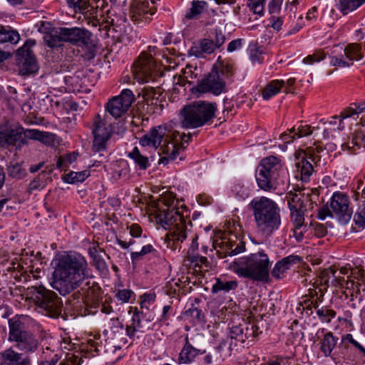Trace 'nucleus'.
Instances as JSON below:
<instances>
[{
  "label": "nucleus",
  "instance_id": "nucleus-59",
  "mask_svg": "<svg viewBox=\"0 0 365 365\" xmlns=\"http://www.w3.org/2000/svg\"><path fill=\"white\" fill-rule=\"evenodd\" d=\"M133 292L129 289L119 290L115 294L116 297L123 302H128Z\"/></svg>",
  "mask_w": 365,
  "mask_h": 365
},
{
  "label": "nucleus",
  "instance_id": "nucleus-41",
  "mask_svg": "<svg viewBox=\"0 0 365 365\" xmlns=\"http://www.w3.org/2000/svg\"><path fill=\"white\" fill-rule=\"evenodd\" d=\"M307 210L290 211L291 221L294 227L296 229H302L306 227L304 224V215Z\"/></svg>",
  "mask_w": 365,
  "mask_h": 365
},
{
  "label": "nucleus",
  "instance_id": "nucleus-55",
  "mask_svg": "<svg viewBox=\"0 0 365 365\" xmlns=\"http://www.w3.org/2000/svg\"><path fill=\"white\" fill-rule=\"evenodd\" d=\"M354 143L358 144V149L365 148V134L362 130H356L353 133Z\"/></svg>",
  "mask_w": 365,
  "mask_h": 365
},
{
  "label": "nucleus",
  "instance_id": "nucleus-42",
  "mask_svg": "<svg viewBox=\"0 0 365 365\" xmlns=\"http://www.w3.org/2000/svg\"><path fill=\"white\" fill-rule=\"evenodd\" d=\"M243 329L245 330V336L246 337L247 344H250V342L254 341V339L258 334V327L253 323H244L242 324Z\"/></svg>",
  "mask_w": 365,
  "mask_h": 365
},
{
  "label": "nucleus",
  "instance_id": "nucleus-28",
  "mask_svg": "<svg viewBox=\"0 0 365 365\" xmlns=\"http://www.w3.org/2000/svg\"><path fill=\"white\" fill-rule=\"evenodd\" d=\"M93 134V137H98L109 139L111 135L110 126L106 125L105 121L100 115H97L94 118Z\"/></svg>",
  "mask_w": 365,
  "mask_h": 365
},
{
  "label": "nucleus",
  "instance_id": "nucleus-48",
  "mask_svg": "<svg viewBox=\"0 0 365 365\" xmlns=\"http://www.w3.org/2000/svg\"><path fill=\"white\" fill-rule=\"evenodd\" d=\"M317 314L322 321L325 322H330L331 320L335 317L336 312L331 309L323 307L317 310Z\"/></svg>",
  "mask_w": 365,
  "mask_h": 365
},
{
  "label": "nucleus",
  "instance_id": "nucleus-19",
  "mask_svg": "<svg viewBox=\"0 0 365 365\" xmlns=\"http://www.w3.org/2000/svg\"><path fill=\"white\" fill-rule=\"evenodd\" d=\"M170 135L166 133L165 128L159 126L152 128L140 140L142 146H152L158 149Z\"/></svg>",
  "mask_w": 365,
  "mask_h": 365
},
{
  "label": "nucleus",
  "instance_id": "nucleus-64",
  "mask_svg": "<svg viewBox=\"0 0 365 365\" xmlns=\"http://www.w3.org/2000/svg\"><path fill=\"white\" fill-rule=\"evenodd\" d=\"M314 235L317 237H322L327 233V227L322 224H317L314 227Z\"/></svg>",
  "mask_w": 365,
  "mask_h": 365
},
{
  "label": "nucleus",
  "instance_id": "nucleus-26",
  "mask_svg": "<svg viewBox=\"0 0 365 365\" xmlns=\"http://www.w3.org/2000/svg\"><path fill=\"white\" fill-rule=\"evenodd\" d=\"M1 365H29V361L21 354L8 349L1 354Z\"/></svg>",
  "mask_w": 365,
  "mask_h": 365
},
{
  "label": "nucleus",
  "instance_id": "nucleus-54",
  "mask_svg": "<svg viewBox=\"0 0 365 365\" xmlns=\"http://www.w3.org/2000/svg\"><path fill=\"white\" fill-rule=\"evenodd\" d=\"M349 341L352 344L356 349L359 351V353L365 357V348L360 344L358 341L354 339L353 336L350 334H347L342 337V341Z\"/></svg>",
  "mask_w": 365,
  "mask_h": 365
},
{
  "label": "nucleus",
  "instance_id": "nucleus-8",
  "mask_svg": "<svg viewBox=\"0 0 365 365\" xmlns=\"http://www.w3.org/2000/svg\"><path fill=\"white\" fill-rule=\"evenodd\" d=\"M282 168L281 160L277 157L270 155L263 158L256 173L258 186L264 191L275 190V182L279 177Z\"/></svg>",
  "mask_w": 365,
  "mask_h": 365
},
{
  "label": "nucleus",
  "instance_id": "nucleus-49",
  "mask_svg": "<svg viewBox=\"0 0 365 365\" xmlns=\"http://www.w3.org/2000/svg\"><path fill=\"white\" fill-rule=\"evenodd\" d=\"M153 247L151 245H144L140 251L133 252L131 253V260L133 262L140 260L143 256L151 252Z\"/></svg>",
  "mask_w": 365,
  "mask_h": 365
},
{
  "label": "nucleus",
  "instance_id": "nucleus-18",
  "mask_svg": "<svg viewBox=\"0 0 365 365\" xmlns=\"http://www.w3.org/2000/svg\"><path fill=\"white\" fill-rule=\"evenodd\" d=\"M38 31L46 34L43 38L46 44L51 48L58 47L63 42L61 28H51L48 22L41 21Z\"/></svg>",
  "mask_w": 365,
  "mask_h": 365
},
{
  "label": "nucleus",
  "instance_id": "nucleus-43",
  "mask_svg": "<svg viewBox=\"0 0 365 365\" xmlns=\"http://www.w3.org/2000/svg\"><path fill=\"white\" fill-rule=\"evenodd\" d=\"M7 170L9 176L17 180L22 179L26 175V170L19 163L9 166Z\"/></svg>",
  "mask_w": 365,
  "mask_h": 365
},
{
  "label": "nucleus",
  "instance_id": "nucleus-61",
  "mask_svg": "<svg viewBox=\"0 0 365 365\" xmlns=\"http://www.w3.org/2000/svg\"><path fill=\"white\" fill-rule=\"evenodd\" d=\"M213 41L215 46L216 48H218L225 43V36L222 33V31L216 30L215 33V39Z\"/></svg>",
  "mask_w": 365,
  "mask_h": 365
},
{
  "label": "nucleus",
  "instance_id": "nucleus-21",
  "mask_svg": "<svg viewBox=\"0 0 365 365\" xmlns=\"http://www.w3.org/2000/svg\"><path fill=\"white\" fill-rule=\"evenodd\" d=\"M216 47L213 39L203 38L194 44L189 50V55L198 58H205L215 52Z\"/></svg>",
  "mask_w": 365,
  "mask_h": 365
},
{
  "label": "nucleus",
  "instance_id": "nucleus-16",
  "mask_svg": "<svg viewBox=\"0 0 365 365\" xmlns=\"http://www.w3.org/2000/svg\"><path fill=\"white\" fill-rule=\"evenodd\" d=\"M332 212L338 217L340 222L346 223L351 217L352 210L349 208V200L346 195L334 192L330 202Z\"/></svg>",
  "mask_w": 365,
  "mask_h": 365
},
{
  "label": "nucleus",
  "instance_id": "nucleus-13",
  "mask_svg": "<svg viewBox=\"0 0 365 365\" xmlns=\"http://www.w3.org/2000/svg\"><path fill=\"white\" fill-rule=\"evenodd\" d=\"M192 90L200 93H210L218 96L225 91V81L216 69H212L211 72L202 79Z\"/></svg>",
  "mask_w": 365,
  "mask_h": 365
},
{
  "label": "nucleus",
  "instance_id": "nucleus-27",
  "mask_svg": "<svg viewBox=\"0 0 365 365\" xmlns=\"http://www.w3.org/2000/svg\"><path fill=\"white\" fill-rule=\"evenodd\" d=\"M225 344L221 343L218 346L211 349L203 359V361L207 365H219L222 361H224V356L222 350Z\"/></svg>",
  "mask_w": 365,
  "mask_h": 365
},
{
  "label": "nucleus",
  "instance_id": "nucleus-3",
  "mask_svg": "<svg viewBox=\"0 0 365 365\" xmlns=\"http://www.w3.org/2000/svg\"><path fill=\"white\" fill-rule=\"evenodd\" d=\"M230 267L239 277L255 281H267L269 277V258L262 252L235 260Z\"/></svg>",
  "mask_w": 365,
  "mask_h": 365
},
{
  "label": "nucleus",
  "instance_id": "nucleus-11",
  "mask_svg": "<svg viewBox=\"0 0 365 365\" xmlns=\"http://www.w3.org/2000/svg\"><path fill=\"white\" fill-rule=\"evenodd\" d=\"M155 69V63L150 54L142 52L134 62L132 72L133 77L139 83L148 82Z\"/></svg>",
  "mask_w": 365,
  "mask_h": 365
},
{
  "label": "nucleus",
  "instance_id": "nucleus-2",
  "mask_svg": "<svg viewBox=\"0 0 365 365\" xmlns=\"http://www.w3.org/2000/svg\"><path fill=\"white\" fill-rule=\"evenodd\" d=\"M252 211L257 233L263 238H269L278 231L282 224L281 210L273 200L256 197L248 205Z\"/></svg>",
  "mask_w": 365,
  "mask_h": 365
},
{
  "label": "nucleus",
  "instance_id": "nucleus-9",
  "mask_svg": "<svg viewBox=\"0 0 365 365\" xmlns=\"http://www.w3.org/2000/svg\"><path fill=\"white\" fill-rule=\"evenodd\" d=\"M9 341L16 342L19 349L29 352L37 349V340L31 332L24 329L23 323L19 320L9 319Z\"/></svg>",
  "mask_w": 365,
  "mask_h": 365
},
{
  "label": "nucleus",
  "instance_id": "nucleus-56",
  "mask_svg": "<svg viewBox=\"0 0 365 365\" xmlns=\"http://www.w3.org/2000/svg\"><path fill=\"white\" fill-rule=\"evenodd\" d=\"M330 64L333 66L349 67L351 66L353 63L344 60L342 56H333L331 57Z\"/></svg>",
  "mask_w": 365,
  "mask_h": 365
},
{
  "label": "nucleus",
  "instance_id": "nucleus-52",
  "mask_svg": "<svg viewBox=\"0 0 365 365\" xmlns=\"http://www.w3.org/2000/svg\"><path fill=\"white\" fill-rule=\"evenodd\" d=\"M354 220L359 227H365V205L359 208L354 216Z\"/></svg>",
  "mask_w": 365,
  "mask_h": 365
},
{
  "label": "nucleus",
  "instance_id": "nucleus-6",
  "mask_svg": "<svg viewBox=\"0 0 365 365\" xmlns=\"http://www.w3.org/2000/svg\"><path fill=\"white\" fill-rule=\"evenodd\" d=\"M27 295L46 316L56 318L61 314L62 302L53 291L35 286L28 288Z\"/></svg>",
  "mask_w": 365,
  "mask_h": 365
},
{
  "label": "nucleus",
  "instance_id": "nucleus-7",
  "mask_svg": "<svg viewBox=\"0 0 365 365\" xmlns=\"http://www.w3.org/2000/svg\"><path fill=\"white\" fill-rule=\"evenodd\" d=\"M26 138L39 140L43 143H49L53 140L52 135L48 132L40 131L35 129L20 130L7 129L0 132V146L8 147L18 143L17 147L27 143Z\"/></svg>",
  "mask_w": 365,
  "mask_h": 365
},
{
  "label": "nucleus",
  "instance_id": "nucleus-44",
  "mask_svg": "<svg viewBox=\"0 0 365 365\" xmlns=\"http://www.w3.org/2000/svg\"><path fill=\"white\" fill-rule=\"evenodd\" d=\"M245 330L242 324L233 326L230 330V337L232 339H235L237 341L242 344H247L246 337L245 336Z\"/></svg>",
  "mask_w": 365,
  "mask_h": 365
},
{
  "label": "nucleus",
  "instance_id": "nucleus-36",
  "mask_svg": "<svg viewBox=\"0 0 365 365\" xmlns=\"http://www.w3.org/2000/svg\"><path fill=\"white\" fill-rule=\"evenodd\" d=\"M128 157L133 160L140 170H146L150 166L148 158L143 155L137 147L133 149Z\"/></svg>",
  "mask_w": 365,
  "mask_h": 365
},
{
  "label": "nucleus",
  "instance_id": "nucleus-25",
  "mask_svg": "<svg viewBox=\"0 0 365 365\" xmlns=\"http://www.w3.org/2000/svg\"><path fill=\"white\" fill-rule=\"evenodd\" d=\"M205 351H201L200 349H195L190 343L187 336L185 337V343L180 352L178 357L179 364H190L195 361V358L202 354Z\"/></svg>",
  "mask_w": 365,
  "mask_h": 365
},
{
  "label": "nucleus",
  "instance_id": "nucleus-37",
  "mask_svg": "<svg viewBox=\"0 0 365 365\" xmlns=\"http://www.w3.org/2000/svg\"><path fill=\"white\" fill-rule=\"evenodd\" d=\"M212 69H216L221 78H224L225 81V79L230 78L234 73L232 65L227 62L220 61V58L218 59L217 64L213 66Z\"/></svg>",
  "mask_w": 365,
  "mask_h": 365
},
{
  "label": "nucleus",
  "instance_id": "nucleus-15",
  "mask_svg": "<svg viewBox=\"0 0 365 365\" xmlns=\"http://www.w3.org/2000/svg\"><path fill=\"white\" fill-rule=\"evenodd\" d=\"M108 6L106 0H81L75 11L92 17L93 20L91 24L93 26H96L98 24L96 18L98 15L103 16L104 12L108 14L109 10L105 11Z\"/></svg>",
  "mask_w": 365,
  "mask_h": 365
},
{
  "label": "nucleus",
  "instance_id": "nucleus-34",
  "mask_svg": "<svg viewBox=\"0 0 365 365\" xmlns=\"http://www.w3.org/2000/svg\"><path fill=\"white\" fill-rule=\"evenodd\" d=\"M344 52L346 58L349 61H353L354 60L359 61L363 57L361 53V47L359 44L357 43L348 44L345 47Z\"/></svg>",
  "mask_w": 365,
  "mask_h": 365
},
{
  "label": "nucleus",
  "instance_id": "nucleus-40",
  "mask_svg": "<svg viewBox=\"0 0 365 365\" xmlns=\"http://www.w3.org/2000/svg\"><path fill=\"white\" fill-rule=\"evenodd\" d=\"M361 6L359 0H339V9L346 15Z\"/></svg>",
  "mask_w": 365,
  "mask_h": 365
},
{
  "label": "nucleus",
  "instance_id": "nucleus-38",
  "mask_svg": "<svg viewBox=\"0 0 365 365\" xmlns=\"http://www.w3.org/2000/svg\"><path fill=\"white\" fill-rule=\"evenodd\" d=\"M90 175V171L85 170L80 172L71 171L64 176V180L68 183L80 182L85 180Z\"/></svg>",
  "mask_w": 365,
  "mask_h": 365
},
{
  "label": "nucleus",
  "instance_id": "nucleus-58",
  "mask_svg": "<svg viewBox=\"0 0 365 365\" xmlns=\"http://www.w3.org/2000/svg\"><path fill=\"white\" fill-rule=\"evenodd\" d=\"M287 270V268L279 261L275 264L272 271V275L276 279H280L284 272Z\"/></svg>",
  "mask_w": 365,
  "mask_h": 365
},
{
  "label": "nucleus",
  "instance_id": "nucleus-23",
  "mask_svg": "<svg viewBox=\"0 0 365 365\" xmlns=\"http://www.w3.org/2000/svg\"><path fill=\"white\" fill-rule=\"evenodd\" d=\"M152 4H154V1H152ZM156 11L155 7L148 1H133L130 6V15L133 21H136L145 17L148 14L153 15Z\"/></svg>",
  "mask_w": 365,
  "mask_h": 365
},
{
  "label": "nucleus",
  "instance_id": "nucleus-32",
  "mask_svg": "<svg viewBox=\"0 0 365 365\" xmlns=\"http://www.w3.org/2000/svg\"><path fill=\"white\" fill-rule=\"evenodd\" d=\"M207 8V2L205 1H192L191 7L185 16V19H196Z\"/></svg>",
  "mask_w": 365,
  "mask_h": 365
},
{
  "label": "nucleus",
  "instance_id": "nucleus-4",
  "mask_svg": "<svg viewBox=\"0 0 365 365\" xmlns=\"http://www.w3.org/2000/svg\"><path fill=\"white\" fill-rule=\"evenodd\" d=\"M166 208L159 209L156 214L157 222L168 230L169 240L182 242L187 237L185 218L178 208L169 204H165Z\"/></svg>",
  "mask_w": 365,
  "mask_h": 365
},
{
  "label": "nucleus",
  "instance_id": "nucleus-10",
  "mask_svg": "<svg viewBox=\"0 0 365 365\" xmlns=\"http://www.w3.org/2000/svg\"><path fill=\"white\" fill-rule=\"evenodd\" d=\"M35 43L33 41H26L24 45L16 51V61L19 73L26 76L36 73L38 66L31 47Z\"/></svg>",
  "mask_w": 365,
  "mask_h": 365
},
{
  "label": "nucleus",
  "instance_id": "nucleus-33",
  "mask_svg": "<svg viewBox=\"0 0 365 365\" xmlns=\"http://www.w3.org/2000/svg\"><path fill=\"white\" fill-rule=\"evenodd\" d=\"M338 338L333 336L331 332L326 334L322 341L321 351L325 356H330L332 350L336 346Z\"/></svg>",
  "mask_w": 365,
  "mask_h": 365
},
{
  "label": "nucleus",
  "instance_id": "nucleus-17",
  "mask_svg": "<svg viewBox=\"0 0 365 365\" xmlns=\"http://www.w3.org/2000/svg\"><path fill=\"white\" fill-rule=\"evenodd\" d=\"M213 245L220 258L237 255L245 251V243L237 240L222 238L215 240Z\"/></svg>",
  "mask_w": 365,
  "mask_h": 365
},
{
  "label": "nucleus",
  "instance_id": "nucleus-53",
  "mask_svg": "<svg viewBox=\"0 0 365 365\" xmlns=\"http://www.w3.org/2000/svg\"><path fill=\"white\" fill-rule=\"evenodd\" d=\"M109 139L94 137L93 150L94 152H101L106 150V142Z\"/></svg>",
  "mask_w": 365,
  "mask_h": 365
},
{
  "label": "nucleus",
  "instance_id": "nucleus-20",
  "mask_svg": "<svg viewBox=\"0 0 365 365\" xmlns=\"http://www.w3.org/2000/svg\"><path fill=\"white\" fill-rule=\"evenodd\" d=\"M180 148L181 145H177V143L173 140L170 135L158 148L159 149L158 153L160 155H164V157L160 159L159 163H166L169 160H175L179 154Z\"/></svg>",
  "mask_w": 365,
  "mask_h": 365
},
{
  "label": "nucleus",
  "instance_id": "nucleus-50",
  "mask_svg": "<svg viewBox=\"0 0 365 365\" xmlns=\"http://www.w3.org/2000/svg\"><path fill=\"white\" fill-rule=\"evenodd\" d=\"M265 0H248V6L255 14H262Z\"/></svg>",
  "mask_w": 365,
  "mask_h": 365
},
{
  "label": "nucleus",
  "instance_id": "nucleus-62",
  "mask_svg": "<svg viewBox=\"0 0 365 365\" xmlns=\"http://www.w3.org/2000/svg\"><path fill=\"white\" fill-rule=\"evenodd\" d=\"M183 74L185 77L186 81L189 84H192L193 83V80L197 77V74H195L194 71L192 70L191 66L186 67L183 71Z\"/></svg>",
  "mask_w": 365,
  "mask_h": 365
},
{
  "label": "nucleus",
  "instance_id": "nucleus-57",
  "mask_svg": "<svg viewBox=\"0 0 365 365\" xmlns=\"http://www.w3.org/2000/svg\"><path fill=\"white\" fill-rule=\"evenodd\" d=\"M185 314L186 316L192 317L197 322H201L203 317L202 311L197 308L189 309Z\"/></svg>",
  "mask_w": 365,
  "mask_h": 365
},
{
  "label": "nucleus",
  "instance_id": "nucleus-39",
  "mask_svg": "<svg viewBox=\"0 0 365 365\" xmlns=\"http://www.w3.org/2000/svg\"><path fill=\"white\" fill-rule=\"evenodd\" d=\"M336 271L331 269H323L319 275V284L322 287L319 291L323 294V292L329 287V282L331 275L334 276Z\"/></svg>",
  "mask_w": 365,
  "mask_h": 365
},
{
  "label": "nucleus",
  "instance_id": "nucleus-14",
  "mask_svg": "<svg viewBox=\"0 0 365 365\" xmlns=\"http://www.w3.org/2000/svg\"><path fill=\"white\" fill-rule=\"evenodd\" d=\"M63 42H70L73 44L81 43L88 48V58H92L95 56L93 45L91 43L90 34L79 28H61Z\"/></svg>",
  "mask_w": 365,
  "mask_h": 365
},
{
  "label": "nucleus",
  "instance_id": "nucleus-30",
  "mask_svg": "<svg viewBox=\"0 0 365 365\" xmlns=\"http://www.w3.org/2000/svg\"><path fill=\"white\" fill-rule=\"evenodd\" d=\"M20 35L17 31L10 27L0 26V43L9 42L15 44L19 42Z\"/></svg>",
  "mask_w": 365,
  "mask_h": 365
},
{
  "label": "nucleus",
  "instance_id": "nucleus-22",
  "mask_svg": "<svg viewBox=\"0 0 365 365\" xmlns=\"http://www.w3.org/2000/svg\"><path fill=\"white\" fill-rule=\"evenodd\" d=\"M286 198L290 211L307 210V205H312L309 195L301 191L289 192L287 194Z\"/></svg>",
  "mask_w": 365,
  "mask_h": 365
},
{
  "label": "nucleus",
  "instance_id": "nucleus-35",
  "mask_svg": "<svg viewBox=\"0 0 365 365\" xmlns=\"http://www.w3.org/2000/svg\"><path fill=\"white\" fill-rule=\"evenodd\" d=\"M237 287V282L235 280L227 281L222 279H217L215 284L212 286V292L217 293L220 291L228 292L234 290Z\"/></svg>",
  "mask_w": 365,
  "mask_h": 365
},
{
  "label": "nucleus",
  "instance_id": "nucleus-51",
  "mask_svg": "<svg viewBox=\"0 0 365 365\" xmlns=\"http://www.w3.org/2000/svg\"><path fill=\"white\" fill-rule=\"evenodd\" d=\"M143 315L142 312H139L135 309V311L133 314L132 319V325L135 327V329L140 332H145V330L141 323V316Z\"/></svg>",
  "mask_w": 365,
  "mask_h": 365
},
{
  "label": "nucleus",
  "instance_id": "nucleus-24",
  "mask_svg": "<svg viewBox=\"0 0 365 365\" xmlns=\"http://www.w3.org/2000/svg\"><path fill=\"white\" fill-rule=\"evenodd\" d=\"M295 159L296 173H297L296 177L298 178L299 175L302 181H308L314 170L312 163L307 160L304 153H296Z\"/></svg>",
  "mask_w": 365,
  "mask_h": 365
},
{
  "label": "nucleus",
  "instance_id": "nucleus-47",
  "mask_svg": "<svg viewBox=\"0 0 365 365\" xmlns=\"http://www.w3.org/2000/svg\"><path fill=\"white\" fill-rule=\"evenodd\" d=\"M326 54L324 51L319 49L316 50L313 54L308 55L307 57H305L302 62L305 64L312 65L315 62H320L321 61L324 60Z\"/></svg>",
  "mask_w": 365,
  "mask_h": 365
},
{
  "label": "nucleus",
  "instance_id": "nucleus-45",
  "mask_svg": "<svg viewBox=\"0 0 365 365\" xmlns=\"http://www.w3.org/2000/svg\"><path fill=\"white\" fill-rule=\"evenodd\" d=\"M78 153H73L65 155L60 156L56 163V166L59 169H63L68 167L73 162L76 161Z\"/></svg>",
  "mask_w": 365,
  "mask_h": 365
},
{
  "label": "nucleus",
  "instance_id": "nucleus-60",
  "mask_svg": "<svg viewBox=\"0 0 365 365\" xmlns=\"http://www.w3.org/2000/svg\"><path fill=\"white\" fill-rule=\"evenodd\" d=\"M250 59L253 63H261L263 61L262 53L257 48L250 50Z\"/></svg>",
  "mask_w": 365,
  "mask_h": 365
},
{
  "label": "nucleus",
  "instance_id": "nucleus-29",
  "mask_svg": "<svg viewBox=\"0 0 365 365\" xmlns=\"http://www.w3.org/2000/svg\"><path fill=\"white\" fill-rule=\"evenodd\" d=\"M285 86L283 80H274L269 83L262 91V98L269 100L271 97L278 93L280 89Z\"/></svg>",
  "mask_w": 365,
  "mask_h": 365
},
{
  "label": "nucleus",
  "instance_id": "nucleus-63",
  "mask_svg": "<svg viewBox=\"0 0 365 365\" xmlns=\"http://www.w3.org/2000/svg\"><path fill=\"white\" fill-rule=\"evenodd\" d=\"M300 260V257L298 256L290 255L289 257L283 258L281 261H279L284 267L288 269L289 268V265L293 263H296Z\"/></svg>",
  "mask_w": 365,
  "mask_h": 365
},
{
  "label": "nucleus",
  "instance_id": "nucleus-5",
  "mask_svg": "<svg viewBox=\"0 0 365 365\" xmlns=\"http://www.w3.org/2000/svg\"><path fill=\"white\" fill-rule=\"evenodd\" d=\"M216 110L215 103L199 101L186 105L180 110L182 125L186 128L201 127L215 117Z\"/></svg>",
  "mask_w": 365,
  "mask_h": 365
},
{
  "label": "nucleus",
  "instance_id": "nucleus-46",
  "mask_svg": "<svg viewBox=\"0 0 365 365\" xmlns=\"http://www.w3.org/2000/svg\"><path fill=\"white\" fill-rule=\"evenodd\" d=\"M46 172H41L29 185L28 192L31 193L34 190L43 189L46 186L45 182L42 179V176L45 175Z\"/></svg>",
  "mask_w": 365,
  "mask_h": 365
},
{
  "label": "nucleus",
  "instance_id": "nucleus-12",
  "mask_svg": "<svg viewBox=\"0 0 365 365\" xmlns=\"http://www.w3.org/2000/svg\"><path fill=\"white\" fill-rule=\"evenodd\" d=\"M135 101L132 91L124 89L120 96H114L106 103V110L115 118L124 115Z\"/></svg>",
  "mask_w": 365,
  "mask_h": 365
},
{
  "label": "nucleus",
  "instance_id": "nucleus-31",
  "mask_svg": "<svg viewBox=\"0 0 365 365\" xmlns=\"http://www.w3.org/2000/svg\"><path fill=\"white\" fill-rule=\"evenodd\" d=\"M187 260L193 265L195 272L207 271L209 262L205 257L200 256L198 254H192L187 255Z\"/></svg>",
  "mask_w": 365,
  "mask_h": 365
},
{
  "label": "nucleus",
  "instance_id": "nucleus-1",
  "mask_svg": "<svg viewBox=\"0 0 365 365\" xmlns=\"http://www.w3.org/2000/svg\"><path fill=\"white\" fill-rule=\"evenodd\" d=\"M54 262L51 286L61 295L70 294L91 277L87 261L81 255H61Z\"/></svg>",
  "mask_w": 365,
  "mask_h": 365
}]
</instances>
